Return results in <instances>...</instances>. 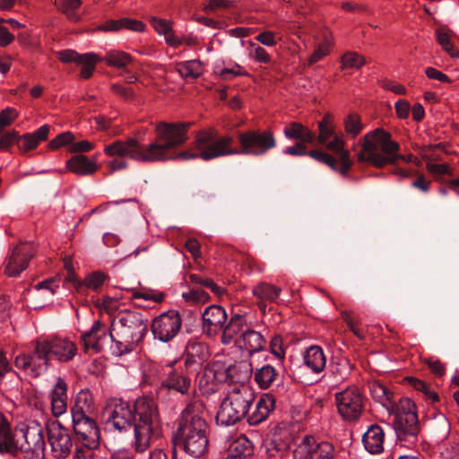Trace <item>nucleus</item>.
<instances>
[{
	"label": "nucleus",
	"instance_id": "obj_10",
	"mask_svg": "<svg viewBox=\"0 0 459 459\" xmlns=\"http://www.w3.org/2000/svg\"><path fill=\"white\" fill-rule=\"evenodd\" d=\"M167 377L161 382L158 390V398L162 399L167 394L169 399L183 398L189 399L194 387L192 385V377L198 374H190L186 370V367L178 365L176 360L167 363L163 368Z\"/></svg>",
	"mask_w": 459,
	"mask_h": 459
},
{
	"label": "nucleus",
	"instance_id": "obj_21",
	"mask_svg": "<svg viewBox=\"0 0 459 459\" xmlns=\"http://www.w3.org/2000/svg\"><path fill=\"white\" fill-rule=\"evenodd\" d=\"M253 403H221L215 420L218 425L231 426L239 422L252 409Z\"/></svg>",
	"mask_w": 459,
	"mask_h": 459
},
{
	"label": "nucleus",
	"instance_id": "obj_51",
	"mask_svg": "<svg viewBox=\"0 0 459 459\" xmlns=\"http://www.w3.org/2000/svg\"><path fill=\"white\" fill-rule=\"evenodd\" d=\"M432 432L437 442L443 441L447 438L450 433V423L445 416H442L432 424Z\"/></svg>",
	"mask_w": 459,
	"mask_h": 459
},
{
	"label": "nucleus",
	"instance_id": "obj_47",
	"mask_svg": "<svg viewBox=\"0 0 459 459\" xmlns=\"http://www.w3.org/2000/svg\"><path fill=\"white\" fill-rule=\"evenodd\" d=\"M342 69H359L366 64V59L362 55L354 51L345 52L341 58Z\"/></svg>",
	"mask_w": 459,
	"mask_h": 459
},
{
	"label": "nucleus",
	"instance_id": "obj_4",
	"mask_svg": "<svg viewBox=\"0 0 459 459\" xmlns=\"http://www.w3.org/2000/svg\"><path fill=\"white\" fill-rule=\"evenodd\" d=\"M148 333V318L143 313L124 309L112 319L109 328L110 352L121 357L134 351Z\"/></svg>",
	"mask_w": 459,
	"mask_h": 459
},
{
	"label": "nucleus",
	"instance_id": "obj_14",
	"mask_svg": "<svg viewBox=\"0 0 459 459\" xmlns=\"http://www.w3.org/2000/svg\"><path fill=\"white\" fill-rule=\"evenodd\" d=\"M40 341H37L34 350L15 358L14 364L19 369L31 377H38L47 372L49 367V358Z\"/></svg>",
	"mask_w": 459,
	"mask_h": 459
},
{
	"label": "nucleus",
	"instance_id": "obj_19",
	"mask_svg": "<svg viewBox=\"0 0 459 459\" xmlns=\"http://www.w3.org/2000/svg\"><path fill=\"white\" fill-rule=\"evenodd\" d=\"M208 358L207 346L200 342L188 341L185 350V359L183 366L190 374H198L202 369L204 370V364Z\"/></svg>",
	"mask_w": 459,
	"mask_h": 459
},
{
	"label": "nucleus",
	"instance_id": "obj_50",
	"mask_svg": "<svg viewBox=\"0 0 459 459\" xmlns=\"http://www.w3.org/2000/svg\"><path fill=\"white\" fill-rule=\"evenodd\" d=\"M336 402H362V393L357 385H351L334 394Z\"/></svg>",
	"mask_w": 459,
	"mask_h": 459
},
{
	"label": "nucleus",
	"instance_id": "obj_24",
	"mask_svg": "<svg viewBox=\"0 0 459 459\" xmlns=\"http://www.w3.org/2000/svg\"><path fill=\"white\" fill-rule=\"evenodd\" d=\"M254 455L253 443L241 434L230 444L226 459H250Z\"/></svg>",
	"mask_w": 459,
	"mask_h": 459
},
{
	"label": "nucleus",
	"instance_id": "obj_39",
	"mask_svg": "<svg viewBox=\"0 0 459 459\" xmlns=\"http://www.w3.org/2000/svg\"><path fill=\"white\" fill-rule=\"evenodd\" d=\"M102 61H105L109 66L124 68L132 62V57L124 51L112 49L106 53Z\"/></svg>",
	"mask_w": 459,
	"mask_h": 459
},
{
	"label": "nucleus",
	"instance_id": "obj_46",
	"mask_svg": "<svg viewBox=\"0 0 459 459\" xmlns=\"http://www.w3.org/2000/svg\"><path fill=\"white\" fill-rule=\"evenodd\" d=\"M333 46V41L331 36L327 33L324 34V39L321 43L318 44L315 51L308 58V65H312L313 64L320 61L330 53V50Z\"/></svg>",
	"mask_w": 459,
	"mask_h": 459
},
{
	"label": "nucleus",
	"instance_id": "obj_30",
	"mask_svg": "<svg viewBox=\"0 0 459 459\" xmlns=\"http://www.w3.org/2000/svg\"><path fill=\"white\" fill-rule=\"evenodd\" d=\"M281 289L270 283L260 282L252 290V294L260 301L258 306L260 309H265L264 302H274L279 298Z\"/></svg>",
	"mask_w": 459,
	"mask_h": 459
},
{
	"label": "nucleus",
	"instance_id": "obj_61",
	"mask_svg": "<svg viewBox=\"0 0 459 459\" xmlns=\"http://www.w3.org/2000/svg\"><path fill=\"white\" fill-rule=\"evenodd\" d=\"M57 57L60 62L68 64V63H75L79 64L82 61V54H79L75 50L73 49H65L61 50L57 53Z\"/></svg>",
	"mask_w": 459,
	"mask_h": 459
},
{
	"label": "nucleus",
	"instance_id": "obj_42",
	"mask_svg": "<svg viewBox=\"0 0 459 459\" xmlns=\"http://www.w3.org/2000/svg\"><path fill=\"white\" fill-rule=\"evenodd\" d=\"M202 63L200 60H187L178 64V71L181 77L197 79L202 74Z\"/></svg>",
	"mask_w": 459,
	"mask_h": 459
},
{
	"label": "nucleus",
	"instance_id": "obj_20",
	"mask_svg": "<svg viewBox=\"0 0 459 459\" xmlns=\"http://www.w3.org/2000/svg\"><path fill=\"white\" fill-rule=\"evenodd\" d=\"M108 337H109V329L100 320L94 321L91 329L81 335L84 351L91 350L95 353H100L103 351Z\"/></svg>",
	"mask_w": 459,
	"mask_h": 459
},
{
	"label": "nucleus",
	"instance_id": "obj_54",
	"mask_svg": "<svg viewBox=\"0 0 459 459\" xmlns=\"http://www.w3.org/2000/svg\"><path fill=\"white\" fill-rule=\"evenodd\" d=\"M108 279V275L100 271L93 272L88 274L83 281V285L91 290H97Z\"/></svg>",
	"mask_w": 459,
	"mask_h": 459
},
{
	"label": "nucleus",
	"instance_id": "obj_44",
	"mask_svg": "<svg viewBox=\"0 0 459 459\" xmlns=\"http://www.w3.org/2000/svg\"><path fill=\"white\" fill-rule=\"evenodd\" d=\"M338 413L346 421L357 420L362 411V403H336Z\"/></svg>",
	"mask_w": 459,
	"mask_h": 459
},
{
	"label": "nucleus",
	"instance_id": "obj_3",
	"mask_svg": "<svg viewBox=\"0 0 459 459\" xmlns=\"http://www.w3.org/2000/svg\"><path fill=\"white\" fill-rule=\"evenodd\" d=\"M204 403H187L174 422L171 442L182 448L187 455L199 458L208 446V424L202 416Z\"/></svg>",
	"mask_w": 459,
	"mask_h": 459
},
{
	"label": "nucleus",
	"instance_id": "obj_45",
	"mask_svg": "<svg viewBox=\"0 0 459 459\" xmlns=\"http://www.w3.org/2000/svg\"><path fill=\"white\" fill-rule=\"evenodd\" d=\"M343 126L346 134L351 138L358 136L364 128L360 117L355 113L349 114L344 117Z\"/></svg>",
	"mask_w": 459,
	"mask_h": 459
},
{
	"label": "nucleus",
	"instance_id": "obj_56",
	"mask_svg": "<svg viewBox=\"0 0 459 459\" xmlns=\"http://www.w3.org/2000/svg\"><path fill=\"white\" fill-rule=\"evenodd\" d=\"M332 138L331 141H327L326 143H325L329 151L335 152L339 158L344 155V152L350 154L349 150L344 148L345 142L342 134H336Z\"/></svg>",
	"mask_w": 459,
	"mask_h": 459
},
{
	"label": "nucleus",
	"instance_id": "obj_58",
	"mask_svg": "<svg viewBox=\"0 0 459 459\" xmlns=\"http://www.w3.org/2000/svg\"><path fill=\"white\" fill-rule=\"evenodd\" d=\"M18 111L12 107H7L0 111V131L11 126L18 117Z\"/></svg>",
	"mask_w": 459,
	"mask_h": 459
},
{
	"label": "nucleus",
	"instance_id": "obj_53",
	"mask_svg": "<svg viewBox=\"0 0 459 459\" xmlns=\"http://www.w3.org/2000/svg\"><path fill=\"white\" fill-rule=\"evenodd\" d=\"M249 56L255 62L265 65L272 62L270 55L261 46L254 43L253 41H249Z\"/></svg>",
	"mask_w": 459,
	"mask_h": 459
},
{
	"label": "nucleus",
	"instance_id": "obj_40",
	"mask_svg": "<svg viewBox=\"0 0 459 459\" xmlns=\"http://www.w3.org/2000/svg\"><path fill=\"white\" fill-rule=\"evenodd\" d=\"M214 74L222 80H232L238 76H247L248 72L238 63H232L230 67L215 65Z\"/></svg>",
	"mask_w": 459,
	"mask_h": 459
},
{
	"label": "nucleus",
	"instance_id": "obj_36",
	"mask_svg": "<svg viewBox=\"0 0 459 459\" xmlns=\"http://www.w3.org/2000/svg\"><path fill=\"white\" fill-rule=\"evenodd\" d=\"M318 135H316V141L320 144H325L326 142L336 135L335 125L333 117L331 114L326 113L323 118L318 122Z\"/></svg>",
	"mask_w": 459,
	"mask_h": 459
},
{
	"label": "nucleus",
	"instance_id": "obj_26",
	"mask_svg": "<svg viewBox=\"0 0 459 459\" xmlns=\"http://www.w3.org/2000/svg\"><path fill=\"white\" fill-rule=\"evenodd\" d=\"M67 170L78 176H90L98 169L96 160H91L84 154H75L65 162Z\"/></svg>",
	"mask_w": 459,
	"mask_h": 459
},
{
	"label": "nucleus",
	"instance_id": "obj_28",
	"mask_svg": "<svg viewBox=\"0 0 459 459\" xmlns=\"http://www.w3.org/2000/svg\"><path fill=\"white\" fill-rule=\"evenodd\" d=\"M284 136L289 140L314 143L316 142V133L299 122H291L283 129Z\"/></svg>",
	"mask_w": 459,
	"mask_h": 459
},
{
	"label": "nucleus",
	"instance_id": "obj_55",
	"mask_svg": "<svg viewBox=\"0 0 459 459\" xmlns=\"http://www.w3.org/2000/svg\"><path fill=\"white\" fill-rule=\"evenodd\" d=\"M307 155L319 162L326 164L333 170L337 169V162H336L335 159L332 155H330L329 153H327L325 152L311 150V151H307Z\"/></svg>",
	"mask_w": 459,
	"mask_h": 459
},
{
	"label": "nucleus",
	"instance_id": "obj_29",
	"mask_svg": "<svg viewBox=\"0 0 459 459\" xmlns=\"http://www.w3.org/2000/svg\"><path fill=\"white\" fill-rule=\"evenodd\" d=\"M293 441L290 429L281 425H277L272 433L268 449H274L276 452H286L290 448Z\"/></svg>",
	"mask_w": 459,
	"mask_h": 459
},
{
	"label": "nucleus",
	"instance_id": "obj_1",
	"mask_svg": "<svg viewBox=\"0 0 459 459\" xmlns=\"http://www.w3.org/2000/svg\"><path fill=\"white\" fill-rule=\"evenodd\" d=\"M190 123L160 121L155 125V138L149 143H143L140 133L126 141L117 140L104 147L108 156H129L138 162H164L171 159L173 149L183 145L188 139Z\"/></svg>",
	"mask_w": 459,
	"mask_h": 459
},
{
	"label": "nucleus",
	"instance_id": "obj_12",
	"mask_svg": "<svg viewBox=\"0 0 459 459\" xmlns=\"http://www.w3.org/2000/svg\"><path fill=\"white\" fill-rule=\"evenodd\" d=\"M71 414L75 445L80 444L89 450L99 448L100 431L95 420L86 415L79 403H74Z\"/></svg>",
	"mask_w": 459,
	"mask_h": 459
},
{
	"label": "nucleus",
	"instance_id": "obj_38",
	"mask_svg": "<svg viewBox=\"0 0 459 459\" xmlns=\"http://www.w3.org/2000/svg\"><path fill=\"white\" fill-rule=\"evenodd\" d=\"M275 409V403H253L252 409L247 413L249 425H258L265 420L269 413Z\"/></svg>",
	"mask_w": 459,
	"mask_h": 459
},
{
	"label": "nucleus",
	"instance_id": "obj_34",
	"mask_svg": "<svg viewBox=\"0 0 459 459\" xmlns=\"http://www.w3.org/2000/svg\"><path fill=\"white\" fill-rule=\"evenodd\" d=\"M329 373L336 380L347 378L352 370V364L346 357H334L329 364Z\"/></svg>",
	"mask_w": 459,
	"mask_h": 459
},
{
	"label": "nucleus",
	"instance_id": "obj_33",
	"mask_svg": "<svg viewBox=\"0 0 459 459\" xmlns=\"http://www.w3.org/2000/svg\"><path fill=\"white\" fill-rule=\"evenodd\" d=\"M278 372L270 364L256 367L254 372V381L261 389H268L277 379Z\"/></svg>",
	"mask_w": 459,
	"mask_h": 459
},
{
	"label": "nucleus",
	"instance_id": "obj_52",
	"mask_svg": "<svg viewBox=\"0 0 459 459\" xmlns=\"http://www.w3.org/2000/svg\"><path fill=\"white\" fill-rule=\"evenodd\" d=\"M316 445H317L316 438L313 436L306 435L298 447L294 450V458L297 459L298 456H300V458L303 459L304 455H308V454L314 450L313 447L316 446Z\"/></svg>",
	"mask_w": 459,
	"mask_h": 459
},
{
	"label": "nucleus",
	"instance_id": "obj_13",
	"mask_svg": "<svg viewBox=\"0 0 459 459\" xmlns=\"http://www.w3.org/2000/svg\"><path fill=\"white\" fill-rule=\"evenodd\" d=\"M182 318L178 310L170 309L155 316L151 324L153 338L161 342H169L179 333Z\"/></svg>",
	"mask_w": 459,
	"mask_h": 459
},
{
	"label": "nucleus",
	"instance_id": "obj_64",
	"mask_svg": "<svg viewBox=\"0 0 459 459\" xmlns=\"http://www.w3.org/2000/svg\"><path fill=\"white\" fill-rule=\"evenodd\" d=\"M270 351L280 360L285 358L282 339L280 335H275L272 338L270 342Z\"/></svg>",
	"mask_w": 459,
	"mask_h": 459
},
{
	"label": "nucleus",
	"instance_id": "obj_43",
	"mask_svg": "<svg viewBox=\"0 0 459 459\" xmlns=\"http://www.w3.org/2000/svg\"><path fill=\"white\" fill-rule=\"evenodd\" d=\"M100 61H102V57L95 53L82 54V61L78 64L82 65L80 72L81 78L89 79L95 70L96 64Z\"/></svg>",
	"mask_w": 459,
	"mask_h": 459
},
{
	"label": "nucleus",
	"instance_id": "obj_60",
	"mask_svg": "<svg viewBox=\"0 0 459 459\" xmlns=\"http://www.w3.org/2000/svg\"><path fill=\"white\" fill-rule=\"evenodd\" d=\"M59 288L60 281L53 277L45 279L35 285L37 290H45L51 295H55Z\"/></svg>",
	"mask_w": 459,
	"mask_h": 459
},
{
	"label": "nucleus",
	"instance_id": "obj_27",
	"mask_svg": "<svg viewBox=\"0 0 459 459\" xmlns=\"http://www.w3.org/2000/svg\"><path fill=\"white\" fill-rule=\"evenodd\" d=\"M303 364L313 373L322 372L326 364L323 349L317 345L308 347L303 355Z\"/></svg>",
	"mask_w": 459,
	"mask_h": 459
},
{
	"label": "nucleus",
	"instance_id": "obj_17",
	"mask_svg": "<svg viewBox=\"0 0 459 459\" xmlns=\"http://www.w3.org/2000/svg\"><path fill=\"white\" fill-rule=\"evenodd\" d=\"M34 255L33 247L28 244L15 246L4 264V273L8 277L19 276L29 265L30 259Z\"/></svg>",
	"mask_w": 459,
	"mask_h": 459
},
{
	"label": "nucleus",
	"instance_id": "obj_7",
	"mask_svg": "<svg viewBox=\"0 0 459 459\" xmlns=\"http://www.w3.org/2000/svg\"><path fill=\"white\" fill-rule=\"evenodd\" d=\"M221 148L216 154L222 156L250 155L264 156L274 149L277 141L272 129H248L237 134L238 146L232 145L233 137L230 134L220 135Z\"/></svg>",
	"mask_w": 459,
	"mask_h": 459
},
{
	"label": "nucleus",
	"instance_id": "obj_25",
	"mask_svg": "<svg viewBox=\"0 0 459 459\" xmlns=\"http://www.w3.org/2000/svg\"><path fill=\"white\" fill-rule=\"evenodd\" d=\"M50 126L43 125L32 133H27L22 135L18 134L17 146L22 152H27L34 150L38 145L47 140Z\"/></svg>",
	"mask_w": 459,
	"mask_h": 459
},
{
	"label": "nucleus",
	"instance_id": "obj_32",
	"mask_svg": "<svg viewBox=\"0 0 459 459\" xmlns=\"http://www.w3.org/2000/svg\"><path fill=\"white\" fill-rule=\"evenodd\" d=\"M240 339L243 342L244 348L248 353L253 355L263 350L265 344V339L257 331L252 329H246L240 334Z\"/></svg>",
	"mask_w": 459,
	"mask_h": 459
},
{
	"label": "nucleus",
	"instance_id": "obj_41",
	"mask_svg": "<svg viewBox=\"0 0 459 459\" xmlns=\"http://www.w3.org/2000/svg\"><path fill=\"white\" fill-rule=\"evenodd\" d=\"M405 379L414 390L422 393L425 399L431 400V402H439L437 393L426 382L414 377H408Z\"/></svg>",
	"mask_w": 459,
	"mask_h": 459
},
{
	"label": "nucleus",
	"instance_id": "obj_31",
	"mask_svg": "<svg viewBox=\"0 0 459 459\" xmlns=\"http://www.w3.org/2000/svg\"><path fill=\"white\" fill-rule=\"evenodd\" d=\"M82 4V0H54L53 2L57 11L74 23L80 22L82 19V15L77 13Z\"/></svg>",
	"mask_w": 459,
	"mask_h": 459
},
{
	"label": "nucleus",
	"instance_id": "obj_18",
	"mask_svg": "<svg viewBox=\"0 0 459 459\" xmlns=\"http://www.w3.org/2000/svg\"><path fill=\"white\" fill-rule=\"evenodd\" d=\"M227 318V313L221 306L211 305L207 307L202 313L203 333L209 337L216 336L220 333H222Z\"/></svg>",
	"mask_w": 459,
	"mask_h": 459
},
{
	"label": "nucleus",
	"instance_id": "obj_6",
	"mask_svg": "<svg viewBox=\"0 0 459 459\" xmlns=\"http://www.w3.org/2000/svg\"><path fill=\"white\" fill-rule=\"evenodd\" d=\"M4 421V429L6 432L7 450H1L0 454H9L16 456L19 453L23 455L24 459H43L46 448L44 437V427L37 420H29L20 424L16 431L22 434L23 441L15 439L14 434L11 429V425L6 418L2 414Z\"/></svg>",
	"mask_w": 459,
	"mask_h": 459
},
{
	"label": "nucleus",
	"instance_id": "obj_63",
	"mask_svg": "<svg viewBox=\"0 0 459 459\" xmlns=\"http://www.w3.org/2000/svg\"><path fill=\"white\" fill-rule=\"evenodd\" d=\"M151 24L158 34L168 35L172 32L170 22L168 20L152 17Z\"/></svg>",
	"mask_w": 459,
	"mask_h": 459
},
{
	"label": "nucleus",
	"instance_id": "obj_15",
	"mask_svg": "<svg viewBox=\"0 0 459 459\" xmlns=\"http://www.w3.org/2000/svg\"><path fill=\"white\" fill-rule=\"evenodd\" d=\"M47 434L53 456L56 459L66 458L74 445L69 429L56 420L47 427Z\"/></svg>",
	"mask_w": 459,
	"mask_h": 459
},
{
	"label": "nucleus",
	"instance_id": "obj_22",
	"mask_svg": "<svg viewBox=\"0 0 459 459\" xmlns=\"http://www.w3.org/2000/svg\"><path fill=\"white\" fill-rule=\"evenodd\" d=\"M365 449L371 455H379L384 451L385 432L382 427L373 424L362 436Z\"/></svg>",
	"mask_w": 459,
	"mask_h": 459
},
{
	"label": "nucleus",
	"instance_id": "obj_48",
	"mask_svg": "<svg viewBox=\"0 0 459 459\" xmlns=\"http://www.w3.org/2000/svg\"><path fill=\"white\" fill-rule=\"evenodd\" d=\"M368 388L374 402H392L393 393L380 382L370 383Z\"/></svg>",
	"mask_w": 459,
	"mask_h": 459
},
{
	"label": "nucleus",
	"instance_id": "obj_37",
	"mask_svg": "<svg viewBox=\"0 0 459 459\" xmlns=\"http://www.w3.org/2000/svg\"><path fill=\"white\" fill-rule=\"evenodd\" d=\"M314 450L304 455L303 459H336L338 452L333 443L329 441L318 442Z\"/></svg>",
	"mask_w": 459,
	"mask_h": 459
},
{
	"label": "nucleus",
	"instance_id": "obj_16",
	"mask_svg": "<svg viewBox=\"0 0 459 459\" xmlns=\"http://www.w3.org/2000/svg\"><path fill=\"white\" fill-rule=\"evenodd\" d=\"M40 342L41 349L46 350L49 359H54L61 363H68L77 355V346L69 338L55 335Z\"/></svg>",
	"mask_w": 459,
	"mask_h": 459
},
{
	"label": "nucleus",
	"instance_id": "obj_2",
	"mask_svg": "<svg viewBox=\"0 0 459 459\" xmlns=\"http://www.w3.org/2000/svg\"><path fill=\"white\" fill-rule=\"evenodd\" d=\"M108 421L119 431L127 430L134 425V446L138 453L146 451L152 439L160 436L157 403H115Z\"/></svg>",
	"mask_w": 459,
	"mask_h": 459
},
{
	"label": "nucleus",
	"instance_id": "obj_59",
	"mask_svg": "<svg viewBox=\"0 0 459 459\" xmlns=\"http://www.w3.org/2000/svg\"><path fill=\"white\" fill-rule=\"evenodd\" d=\"M18 132L5 131L0 134V151H8L14 143L17 144Z\"/></svg>",
	"mask_w": 459,
	"mask_h": 459
},
{
	"label": "nucleus",
	"instance_id": "obj_9",
	"mask_svg": "<svg viewBox=\"0 0 459 459\" xmlns=\"http://www.w3.org/2000/svg\"><path fill=\"white\" fill-rule=\"evenodd\" d=\"M253 373V362L240 361L227 368L220 361L208 364L203 370L199 380L200 389L204 392H214V382H245Z\"/></svg>",
	"mask_w": 459,
	"mask_h": 459
},
{
	"label": "nucleus",
	"instance_id": "obj_49",
	"mask_svg": "<svg viewBox=\"0 0 459 459\" xmlns=\"http://www.w3.org/2000/svg\"><path fill=\"white\" fill-rule=\"evenodd\" d=\"M50 402H67V384L65 380L58 377L49 392Z\"/></svg>",
	"mask_w": 459,
	"mask_h": 459
},
{
	"label": "nucleus",
	"instance_id": "obj_57",
	"mask_svg": "<svg viewBox=\"0 0 459 459\" xmlns=\"http://www.w3.org/2000/svg\"><path fill=\"white\" fill-rule=\"evenodd\" d=\"M74 136L73 133L70 131L63 132L57 134L54 139H52L48 146L50 150L55 151L63 146L70 144L74 142Z\"/></svg>",
	"mask_w": 459,
	"mask_h": 459
},
{
	"label": "nucleus",
	"instance_id": "obj_62",
	"mask_svg": "<svg viewBox=\"0 0 459 459\" xmlns=\"http://www.w3.org/2000/svg\"><path fill=\"white\" fill-rule=\"evenodd\" d=\"M440 449L441 459H459V444H444Z\"/></svg>",
	"mask_w": 459,
	"mask_h": 459
},
{
	"label": "nucleus",
	"instance_id": "obj_23",
	"mask_svg": "<svg viewBox=\"0 0 459 459\" xmlns=\"http://www.w3.org/2000/svg\"><path fill=\"white\" fill-rule=\"evenodd\" d=\"M123 29L135 32H143L145 30V24L142 21L125 17L118 20H108L103 24L99 25L96 30L116 32Z\"/></svg>",
	"mask_w": 459,
	"mask_h": 459
},
{
	"label": "nucleus",
	"instance_id": "obj_8",
	"mask_svg": "<svg viewBox=\"0 0 459 459\" xmlns=\"http://www.w3.org/2000/svg\"><path fill=\"white\" fill-rule=\"evenodd\" d=\"M390 415H394L393 427L403 446L417 443L420 431L416 403H382Z\"/></svg>",
	"mask_w": 459,
	"mask_h": 459
},
{
	"label": "nucleus",
	"instance_id": "obj_5",
	"mask_svg": "<svg viewBox=\"0 0 459 459\" xmlns=\"http://www.w3.org/2000/svg\"><path fill=\"white\" fill-rule=\"evenodd\" d=\"M361 147L357 154L359 162H368L376 168L396 164L398 160L409 163L412 154H400V144L392 139L389 132L383 128L369 131L359 141Z\"/></svg>",
	"mask_w": 459,
	"mask_h": 459
},
{
	"label": "nucleus",
	"instance_id": "obj_11",
	"mask_svg": "<svg viewBox=\"0 0 459 459\" xmlns=\"http://www.w3.org/2000/svg\"><path fill=\"white\" fill-rule=\"evenodd\" d=\"M195 152L190 151H182L178 153L171 152V159L169 160H188L194 159H201L203 160H211L222 154H216L221 152L219 133L214 128H207L196 133L194 140Z\"/></svg>",
	"mask_w": 459,
	"mask_h": 459
},
{
	"label": "nucleus",
	"instance_id": "obj_35",
	"mask_svg": "<svg viewBox=\"0 0 459 459\" xmlns=\"http://www.w3.org/2000/svg\"><path fill=\"white\" fill-rule=\"evenodd\" d=\"M246 324L244 316L236 314L231 316L229 323H225L221 334V342L224 344L230 343L238 333H242L243 326Z\"/></svg>",
	"mask_w": 459,
	"mask_h": 459
}]
</instances>
